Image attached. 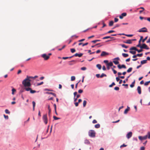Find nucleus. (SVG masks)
<instances>
[{
	"instance_id": "obj_54",
	"label": "nucleus",
	"mask_w": 150,
	"mask_h": 150,
	"mask_svg": "<svg viewBox=\"0 0 150 150\" xmlns=\"http://www.w3.org/2000/svg\"><path fill=\"white\" fill-rule=\"evenodd\" d=\"M127 146V145L125 144H123L122 145L120 146V148H122L124 147H126Z\"/></svg>"
},
{
	"instance_id": "obj_13",
	"label": "nucleus",
	"mask_w": 150,
	"mask_h": 150,
	"mask_svg": "<svg viewBox=\"0 0 150 150\" xmlns=\"http://www.w3.org/2000/svg\"><path fill=\"white\" fill-rule=\"evenodd\" d=\"M83 55V54L82 53H79L78 54V53H76L73 55V56H74L75 57H81L82 55Z\"/></svg>"
},
{
	"instance_id": "obj_15",
	"label": "nucleus",
	"mask_w": 150,
	"mask_h": 150,
	"mask_svg": "<svg viewBox=\"0 0 150 150\" xmlns=\"http://www.w3.org/2000/svg\"><path fill=\"white\" fill-rule=\"evenodd\" d=\"M137 90L138 93L139 94H140L141 93V88L140 86H138L137 88Z\"/></svg>"
},
{
	"instance_id": "obj_29",
	"label": "nucleus",
	"mask_w": 150,
	"mask_h": 150,
	"mask_svg": "<svg viewBox=\"0 0 150 150\" xmlns=\"http://www.w3.org/2000/svg\"><path fill=\"white\" fill-rule=\"evenodd\" d=\"M122 55L124 57H126L128 56V54H127L123 53H122Z\"/></svg>"
},
{
	"instance_id": "obj_8",
	"label": "nucleus",
	"mask_w": 150,
	"mask_h": 150,
	"mask_svg": "<svg viewBox=\"0 0 150 150\" xmlns=\"http://www.w3.org/2000/svg\"><path fill=\"white\" fill-rule=\"evenodd\" d=\"M41 57L44 58L45 60H47L50 58L49 56L47 55L46 54H42Z\"/></svg>"
},
{
	"instance_id": "obj_52",
	"label": "nucleus",
	"mask_w": 150,
	"mask_h": 150,
	"mask_svg": "<svg viewBox=\"0 0 150 150\" xmlns=\"http://www.w3.org/2000/svg\"><path fill=\"white\" fill-rule=\"evenodd\" d=\"M115 32V31H114V30H110L109 31H108V32H107V33H113V32Z\"/></svg>"
},
{
	"instance_id": "obj_9",
	"label": "nucleus",
	"mask_w": 150,
	"mask_h": 150,
	"mask_svg": "<svg viewBox=\"0 0 150 150\" xmlns=\"http://www.w3.org/2000/svg\"><path fill=\"white\" fill-rule=\"evenodd\" d=\"M138 137L140 140L142 141L143 140L146 139L147 138V136L146 135L143 137L139 136Z\"/></svg>"
},
{
	"instance_id": "obj_48",
	"label": "nucleus",
	"mask_w": 150,
	"mask_h": 150,
	"mask_svg": "<svg viewBox=\"0 0 150 150\" xmlns=\"http://www.w3.org/2000/svg\"><path fill=\"white\" fill-rule=\"evenodd\" d=\"M114 89L116 91H118L119 90V88L118 87L116 86L114 88Z\"/></svg>"
},
{
	"instance_id": "obj_57",
	"label": "nucleus",
	"mask_w": 150,
	"mask_h": 150,
	"mask_svg": "<svg viewBox=\"0 0 150 150\" xmlns=\"http://www.w3.org/2000/svg\"><path fill=\"white\" fill-rule=\"evenodd\" d=\"M83 92V91L82 90L80 89L78 91V93H81Z\"/></svg>"
},
{
	"instance_id": "obj_56",
	"label": "nucleus",
	"mask_w": 150,
	"mask_h": 150,
	"mask_svg": "<svg viewBox=\"0 0 150 150\" xmlns=\"http://www.w3.org/2000/svg\"><path fill=\"white\" fill-rule=\"evenodd\" d=\"M122 86H126V88H128V85L127 84H122Z\"/></svg>"
},
{
	"instance_id": "obj_12",
	"label": "nucleus",
	"mask_w": 150,
	"mask_h": 150,
	"mask_svg": "<svg viewBox=\"0 0 150 150\" xmlns=\"http://www.w3.org/2000/svg\"><path fill=\"white\" fill-rule=\"evenodd\" d=\"M127 15V13H122L121 15L119 16V18L121 19H122L123 18V17Z\"/></svg>"
},
{
	"instance_id": "obj_20",
	"label": "nucleus",
	"mask_w": 150,
	"mask_h": 150,
	"mask_svg": "<svg viewBox=\"0 0 150 150\" xmlns=\"http://www.w3.org/2000/svg\"><path fill=\"white\" fill-rule=\"evenodd\" d=\"M114 38L113 37H111L110 36H107L103 38V39H107L108 38L113 39Z\"/></svg>"
},
{
	"instance_id": "obj_22",
	"label": "nucleus",
	"mask_w": 150,
	"mask_h": 150,
	"mask_svg": "<svg viewBox=\"0 0 150 150\" xmlns=\"http://www.w3.org/2000/svg\"><path fill=\"white\" fill-rule=\"evenodd\" d=\"M119 45L121 46L122 47L125 48H128V46L125 45L124 44H120Z\"/></svg>"
},
{
	"instance_id": "obj_55",
	"label": "nucleus",
	"mask_w": 150,
	"mask_h": 150,
	"mask_svg": "<svg viewBox=\"0 0 150 150\" xmlns=\"http://www.w3.org/2000/svg\"><path fill=\"white\" fill-rule=\"evenodd\" d=\"M126 36H127V37H132L133 36V35L132 34H126L125 35Z\"/></svg>"
},
{
	"instance_id": "obj_39",
	"label": "nucleus",
	"mask_w": 150,
	"mask_h": 150,
	"mask_svg": "<svg viewBox=\"0 0 150 150\" xmlns=\"http://www.w3.org/2000/svg\"><path fill=\"white\" fill-rule=\"evenodd\" d=\"M129 52L133 54H134L136 53L135 51H130Z\"/></svg>"
},
{
	"instance_id": "obj_3",
	"label": "nucleus",
	"mask_w": 150,
	"mask_h": 150,
	"mask_svg": "<svg viewBox=\"0 0 150 150\" xmlns=\"http://www.w3.org/2000/svg\"><path fill=\"white\" fill-rule=\"evenodd\" d=\"M24 89H25L26 91H30V93L32 94L37 92V91L35 90H33L31 88H30L29 87H25L24 88Z\"/></svg>"
},
{
	"instance_id": "obj_53",
	"label": "nucleus",
	"mask_w": 150,
	"mask_h": 150,
	"mask_svg": "<svg viewBox=\"0 0 150 150\" xmlns=\"http://www.w3.org/2000/svg\"><path fill=\"white\" fill-rule=\"evenodd\" d=\"M48 109L49 110V114H50L51 112V109L50 108V106L49 105H48Z\"/></svg>"
},
{
	"instance_id": "obj_18",
	"label": "nucleus",
	"mask_w": 150,
	"mask_h": 150,
	"mask_svg": "<svg viewBox=\"0 0 150 150\" xmlns=\"http://www.w3.org/2000/svg\"><path fill=\"white\" fill-rule=\"evenodd\" d=\"M46 93H47L49 94H51L53 96H54L55 97H56L57 96L56 94L54 93L50 92H47Z\"/></svg>"
},
{
	"instance_id": "obj_25",
	"label": "nucleus",
	"mask_w": 150,
	"mask_h": 150,
	"mask_svg": "<svg viewBox=\"0 0 150 150\" xmlns=\"http://www.w3.org/2000/svg\"><path fill=\"white\" fill-rule=\"evenodd\" d=\"M96 67L98 68L99 70H100L101 68V66L100 64H98L96 65Z\"/></svg>"
},
{
	"instance_id": "obj_37",
	"label": "nucleus",
	"mask_w": 150,
	"mask_h": 150,
	"mask_svg": "<svg viewBox=\"0 0 150 150\" xmlns=\"http://www.w3.org/2000/svg\"><path fill=\"white\" fill-rule=\"evenodd\" d=\"M53 118L55 120L60 119V118L57 117L55 116H53Z\"/></svg>"
},
{
	"instance_id": "obj_30",
	"label": "nucleus",
	"mask_w": 150,
	"mask_h": 150,
	"mask_svg": "<svg viewBox=\"0 0 150 150\" xmlns=\"http://www.w3.org/2000/svg\"><path fill=\"white\" fill-rule=\"evenodd\" d=\"M141 41H142V40H139V43L137 45V47H139L141 46Z\"/></svg>"
},
{
	"instance_id": "obj_10",
	"label": "nucleus",
	"mask_w": 150,
	"mask_h": 150,
	"mask_svg": "<svg viewBox=\"0 0 150 150\" xmlns=\"http://www.w3.org/2000/svg\"><path fill=\"white\" fill-rule=\"evenodd\" d=\"M117 67L118 68V69H120L122 68H124V69L126 68V66L124 64H122V65H121L120 64H118L117 65Z\"/></svg>"
},
{
	"instance_id": "obj_14",
	"label": "nucleus",
	"mask_w": 150,
	"mask_h": 150,
	"mask_svg": "<svg viewBox=\"0 0 150 150\" xmlns=\"http://www.w3.org/2000/svg\"><path fill=\"white\" fill-rule=\"evenodd\" d=\"M108 53L105 51H103L101 52V53L100 54V56H104L106 55H108Z\"/></svg>"
},
{
	"instance_id": "obj_64",
	"label": "nucleus",
	"mask_w": 150,
	"mask_h": 150,
	"mask_svg": "<svg viewBox=\"0 0 150 150\" xmlns=\"http://www.w3.org/2000/svg\"><path fill=\"white\" fill-rule=\"evenodd\" d=\"M145 147L144 146H142L140 148V150H144Z\"/></svg>"
},
{
	"instance_id": "obj_2",
	"label": "nucleus",
	"mask_w": 150,
	"mask_h": 150,
	"mask_svg": "<svg viewBox=\"0 0 150 150\" xmlns=\"http://www.w3.org/2000/svg\"><path fill=\"white\" fill-rule=\"evenodd\" d=\"M96 132L94 130H89L88 132V136L92 138H94L96 136Z\"/></svg>"
},
{
	"instance_id": "obj_26",
	"label": "nucleus",
	"mask_w": 150,
	"mask_h": 150,
	"mask_svg": "<svg viewBox=\"0 0 150 150\" xmlns=\"http://www.w3.org/2000/svg\"><path fill=\"white\" fill-rule=\"evenodd\" d=\"M114 22L112 21H110L109 23V25L110 26H111L113 25Z\"/></svg>"
},
{
	"instance_id": "obj_45",
	"label": "nucleus",
	"mask_w": 150,
	"mask_h": 150,
	"mask_svg": "<svg viewBox=\"0 0 150 150\" xmlns=\"http://www.w3.org/2000/svg\"><path fill=\"white\" fill-rule=\"evenodd\" d=\"M43 83V81H42L40 83H38L36 86H39L40 85L42 84Z\"/></svg>"
},
{
	"instance_id": "obj_11",
	"label": "nucleus",
	"mask_w": 150,
	"mask_h": 150,
	"mask_svg": "<svg viewBox=\"0 0 150 150\" xmlns=\"http://www.w3.org/2000/svg\"><path fill=\"white\" fill-rule=\"evenodd\" d=\"M132 133L131 132H128L126 135V137L128 139L130 138L132 136Z\"/></svg>"
},
{
	"instance_id": "obj_32",
	"label": "nucleus",
	"mask_w": 150,
	"mask_h": 150,
	"mask_svg": "<svg viewBox=\"0 0 150 150\" xmlns=\"http://www.w3.org/2000/svg\"><path fill=\"white\" fill-rule=\"evenodd\" d=\"M12 88V94L13 95L14 94V92L16 91V90L13 88L12 86L11 87Z\"/></svg>"
},
{
	"instance_id": "obj_35",
	"label": "nucleus",
	"mask_w": 150,
	"mask_h": 150,
	"mask_svg": "<svg viewBox=\"0 0 150 150\" xmlns=\"http://www.w3.org/2000/svg\"><path fill=\"white\" fill-rule=\"evenodd\" d=\"M132 67H130L127 70V72L129 73L131 72L132 70Z\"/></svg>"
},
{
	"instance_id": "obj_40",
	"label": "nucleus",
	"mask_w": 150,
	"mask_h": 150,
	"mask_svg": "<svg viewBox=\"0 0 150 150\" xmlns=\"http://www.w3.org/2000/svg\"><path fill=\"white\" fill-rule=\"evenodd\" d=\"M107 75L105 74L102 73L101 75H100V78H103L104 76L106 77Z\"/></svg>"
},
{
	"instance_id": "obj_36",
	"label": "nucleus",
	"mask_w": 150,
	"mask_h": 150,
	"mask_svg": "<svg viewBox=\"0 0 150 150\" xmlns=\"http://www.w3.org/2000/svg\"><path fill=\"white\" fill-rule=\"evenodd\" d=\"M87 102L86 100H84L83 101V107H85L86 104Z\"/></svg>"
},
{
	"instance_id": "obj_4",
	"label": "nucleus",
	"mask_w": 150,
	"mask_h": 150,
	"mask_svg": "<svg viewBox=\"0 0 150 150\" xmlns=\"http://www.w3.org/2000/svg\"><path fill=\"white\" fill-rule=\"evenodd\" d=\"M129 50H134L135 51H137L138 53H140L142 52L143 51L142 49H141L140 50H138L136 47H131L129 49Z\"/></svg>"
},
{
	"instance_id": "obj_42",
	"label": "nucleus",
	"mask_w": 150,
	"mask_h": 150,
	"mask_svg": "<svg viewBox=\"0 0 150 150\" xmlns=\"http://www.w3.org/2000/svg\"><path fill=\"white\" fill-rule=\"evenodd\" d=\"M146 135L147 136V138H148V139H150V132H148L147 134Z\"/></svg>"
},
{
	"instance_id": "obj_21",
	"label": "nucleus",
	"mask_w": 150,
	"mask_h": 150,
	"mask_svg": "<svg viewBox=\"0 0 150 150\" xmlns=\"http://www.w3.org/2000/svg\"><path fill=\"white\" fill-rule=\"evenodd\" d=\"M147 63L146 60H143L141 61L140 63L142 65L144 64Z\"/></svg>"
},
{
	"instance_id": "obj_28",
	"label": "nucleus",
	"mask_w": 150,
	"mask_h": 150,
	"mask_svg": "<svg viewBox=\"0 0 150 150\" xmlns=\"http://www.w3.org/2000/svg\"><path fill=\"white\" fill-rule=\"evenodd\" d=\"M107 65H108V66H110V67H111L113 66V64L112 62H110L108 63L107 64Z\"/></svg>"
},
{
	"instance_id": "obj_16",
	"label": "nucleus",
	"mask_w": 150,
	"mask_h": 150,
	"mask_svg": "<svg viewBox=\"0 0 150 150\" xmlns=\"http://www.w3.org/2000/svg\"><path fill=\"white\" fill-rule=\"evenodd\" d=\"M129 110L130 108L129 107L127 106V108L125 110L124 112V114H126L127 113L128 111H129Z\"/></svg>"
},
{
	"instance_id": "obj_17",
	"label": "nucleus",
	"mask_w": 150,
	"mask_h": 150,
	"mask_svg": "<svg viewBox=\"0 0 150 150\" xmlns=\"http://www.w3.org/2000/svg\"><path fill=\"white\" fill-rule=\"evenodd\" d=\"M123 42L125 43L131 44L132 43V41H131V40H128L126 41H124Z\"/></svg>"
},
{
	"instance_id": "obj_46",
	"label": "nucleus",
	"mask_w": 150,
	"mask_h": 150,
	"mask_svg": "<svg viewBox=\"0 0 150 150\" xmlns=\"http://www.w3.org/2000/svg\"><path fill=\"white\" fill-rule=\"evenodd\" d=\"M115 85V83L114 82H113L109 86L110 87H111Z\"/></svg>"
},
{
	"instance_id": "obj_43",
	"label": "nucleus",
	"mask_w": 150,
	"mask_h": 150,
	"mask_svg": "<svg viewBox=\"0 0 150 150\" xmlns=\"http://www.w3.org/2000/svg\"><path fill=\"white\" fill-rule=\"evenodd\" d=\"M72 53H74L76 51V50L74 48H72L70 49Z\"/></svg>"
},
{
	"instance_id": "obj_34",
	"label": "nucleus",
	"mask_w": 150,
	"mask_h": 150,
	"mask_svg": "<svg viewBox=\"0 0 150 150\" xmlns=\"http://www.w3.org/2000/svg\"><path fill=\"white\" fill-rule=\"evenodd\" d=\"M113 62L116 65L119 64V62L117 60H114L113 61Z\"/></svg>"
},
{
	"instance_id": "obj_59",
	"label": "nucleus",
	"mask_w": 150,
	"mask_h": 150,
	"mask_svg": "<svg viewBox=\"0 0 150 150\" xmlns=\"http://www.w3.org/2000/svg\"><path fill=\"white\" fill-rule=\"evenodd\" d=\"M116 81L117 82L118 81H120V78L119 77V76H118V77H116Z\"/></svg>"
},
{
	"instance_id": "obj_58",
	"label": "nucleus",
	"mask_w": 150,
	"mask_h": 150,
	"mask_svg": "<svg viewBox=\"0 0 150 150\" xmlns=\"http://www.w3.org/2000/svg\"><path fill=\"white\" fill-rule=\"evenodd\" d=\"M86 69V68L85 67H83L81 68V69L82 70H85Z\"/></svg>"
},
{
	"instance_id": "obj_33",
	"label": "nucleus",
	"mask_w": 150,
	"mask_h": 150,
	"mask_svg": "<svg viewBox=\"0 0 150 150\" xmlns=\"http://www.w3.org/2000/svg\"><path fill=\"white\" fill-rule=\"evenodd\" d=\"M100 41L101 40H93V41H91V42H93V43H95L96 42H100Z\"/></svg>"
},
{
	"instance_id": "obj_63",
	"label": "nucleus",
	"mask_w": 150,
	"mask_h": 150,
	"mask_svg": "<svg viewBox=\"0 0 150 150\" xmlns=\"http://www.w3.org/2000/svg\"><path fill=\"white\" fill-rule=\"evenodd\" d=\"M97 122V121L96 120H94L92 122L93 124H95Z\"/></svg>"
},
{
	"instance_id": "obj_19",
	"label": "nucleus",
	"mask_w": 150,
	"mask_h": 150,
	"mask_svg": "<svg viewBox=\"0 0 150 150\" xmlns=\"http://www.w3.org/2000/svg\"><path fill=\"white\" fill-rule=\"evenodd\" d=\"M84 143L85 144L88 145L90 144V142L88 140L86 139L84 141Z\"/></svg>"
},
{
	"instance_id": "obj_62",
	"label": "nucleus",
	"mask_w": 150,
	"mask_h": 150,
	"mask_svg": "<svg viewBox=\"0 0 150 150\" xmlns=\"http://www.w3.org/2000/svg\"><path fill=\"white\" fill-rule=\"evenodd\" d=\"M118 21V19L116 18H114V21L115 22H117Z\"/></svg>"
},
{
	"instance_id": "obj_49",
	"label": "nucleus",
	"mask_w": 150,
	"mask_h": 150,
	"mask_svg": "<svg viewBox=\"0 0 150 150\" xmlns=\"http://www.w3.org/2000/svg\"><path fill=\"white\" fill-rule=\"evenodd\" d=\"M150 83V80L149 81H147L145 83L144 85L147 86L148 85L149 83Z\"/></svg>"
},
{
	"instance_id": "obj_47",
	"label": "nucleus",
	"mask_w": 150,
	"mask_h": 150,
	"mask_svg": "<svg viewBox=\"0 0 150 150\" xmlns=\"http://www.w3.org/2000/svg\"><path fill=\"white\" fill-rule=\"evenodd\" d=\"M142 55H143L142 53L138 54H137V56L139 57H141Z\"/></svg>"
},
{
	"instance_id": "obj_50",
	"label": "nucleus",
	"mask_w": 150,
	"mask_h": 150,
	"mask_svg": "<svg viewBox=\"0 0 150 150\" xmlns=\"http://www.w3.org/2000/svg\"><path fill=\"white\" fill-rule=\"evenodd\" d=\"M111 69H112V70L114 74H116L117 73V71L115 70L114 69H113V68H112Z\"/></svg>"
},
{
	"instance_id": "obj_27",
	"label": "nucleus",
	"mask_w": 150,
	"mask_h": 150,
	"mask_svg": "<svg viewBox=\"0 0 150 150\" xmlns=\"http://www.w3.org/2000/svg\"><path fill=\"white\" fill-rule=\"evenodd\" d=\"M135 82V80H134V81L130 85V87L131 88H133L134 86V84Z\"/></svg>"
},
{
	"instance_id": "obj_5",
	"label": "nucleus",
	"mask_w": 150,
	"mask_h": 150,
	"mask_svg": "<svg viewBox=\"0 0 150 150\" xmlns=\"http://www.w3.org/2000/svg\"><path fill=\"white\" fill-rule=\"evenodd\" d=\"M42 119L44 123L45 124H47V114H45L43 115Z\"/></svg>"
},
{
	"instance_id": "obj_44",
	"label": "nucleus",
	"mask_w": 150,
	"mask_h": 150,
	"mask_svg": "<svg viewBox=\"0 0 150 150\" xmlns=\"http://www.w3.org/2000/svg\"><path fill=\"white\" fill-rule=\"evenodd\" d=\"M148 36H147L145 38L142 40V42H144V41L147 39Z\"/></svg>"
},
{
	"instance_id": "obj_24",
	"label": "nucleus",
	"mask_w": 150,
	"mask_h": 150,
	"mask_svg": "<svg viewBox=\"0 0 150 150\" xmlns=\"http://www.w3.org/2000/svg\"><path fill=\"white\" fill-rule=\"evenodd\" d=\"M32 104L33 105V110L34 111L35 110V101H33L32 102Z\"/></svg>"
},
{
	"instance_id": "obj_60",
	"label": "nucleus",
	"mask_w": 150,
	"mask_h": 150,
	"mask_svg": "<svg viewBox=\"0 0 150 150\" xmlns=\"http://www.w3.org/2000/svg\"><path fill=\"white\" fill-rule=\"evenodd\" d=\"M65 47V45H64L62 47V48H59L58 49V50L59 51H61V50L62 49H63V48H64Z\"/></svg>"
},
{
	"instance_id": "obj_61",
	"label": "nucleus",
	"mask_w": 150,
	"mask_h": 150,
	"mask_svg": "<svg viewBox=\"0 0 150 150\" xmlns=\"http://www.w3.org/2000/svg\"><path fill=\"white\" fill-rule=\"evenodd\" d=\"M96 76L97 78L100 77V74H96Z\"/></svg>"
},
{
	"instance_id": "obj_31",
	"label": "nucleus",
	"mask_w": 150,
	"mask_h": 150,
	"mask_svg": "<svg viewBox=\"0 0 150 150\" xmlns=\"http://www.w3.org/2000/svg\"><path fill=\"white\" fill-rule=\"evenodd\" d=\"M100 125L99 124H98L95 125V127L96 128H98L100 127Z\"/></svg>"
},
{
	"instance_id": "obj_41",
	"label": "nucleus",
	"mask_w": 150,
	"mask_h": 150,
	"mask_svg": "<svg viewBox=\"0 0 150 150\" xmlns=\"http://www.w3.org/2000/svg\"><path fill=\"white\" fill-rule=\"evenodd\" d=\"M75 79V76H73L71 77V81H74Z\"/></svg>"
},
{
	"instance_id": "obj_6",
	"label": "nucleus",
	"mask_w": 150,
	"mask_h": 150,
	"mask_svg": "<svg viewBox=\"0 0 150 150\" xmlns=\"http://www.w3.org/2000/svg\"><path fill=\"white\" fill-rule=\"evenodd\" d=\"M140 48L141 49H144L146 50H149V48L145 43L143 44L142 45L140 46Z\"/></svg>"
},
{
	"instance_id": "obj_23",
	"label": "nucleus",
	"mask_w": 150,
	"mask_h": 150,
	"mask_svg": "<svg viewBox=\"0 0 150 150\" xmlns=\"http://www.w3.org/2000/svg\"><path fill=\"white\" fill-rule=\"evenodd\" d=\"M132 75V74H130L129 76H127L126 79H125V80L123 81V83H125L126 81H127L128 80V79L129 77Z\"/></svg>"
},
{
	"instance_id": "obj_7",
	"label": "nucleus",
	"mask_w": 150,
	"mask_h": 150,
	"mask_svg": "<svg viewBox=\"0 0 150 150\" xmlns=\"http://www.w3.org/2000/svg\"><path fill=\"white\" fill-rule=\"evenodd\" d=\"M137 32L142 33L146 32H147V29L146 27H143L139 29Z\"/></svg>"
},
{
	"instance_id": "obj_51",
	"label": "nucleus",
	"mask_w": 150,
	"mask_h": 150,
	"mask_svg": "<svg viewBox=\"0 0 150 150\" xmlns=\"http://www.w3.org/2000/svg\"><path fill=\"white\" fill-rule=\"evenodd\" d=\"M4 116L6 119L8 120V115H4Z\"/></svg>"
},
{
	"instance_id": "obj_38",
	"label": "nucleus",
	"mask_w": 150,
	"mask_h": 150,
	"mask_svg": "<svg viewBox=\"0 0 150 150\" xmlns=\"http://www.w3.org/2000/svg\"><path fill=\"white\" fill-rule=\"evenodd\" d=\"M5 112L6 113L8 114H10V112L9 111V110L7 109H6L5 110Z\"/></svg>"
},
{
	"instance_id": "obj_1",
	"label": "nucleus",
	"mask_w": 150,
	"mask_h": 150,
	"mask_svg": "<svg viewBox=\"0 0 150 150\" xmlns=\"http://www.w3.org/2000/svg\"><path fill=\"white\" fill-rule=\"evenodd\" d=\"M33 77L27 76L26 78L23 81L22 84L25 87H30L31 84L30 83L31 80L30 79H32L33 78Z\"/></svg>"
}]
</instances>
